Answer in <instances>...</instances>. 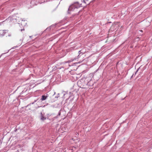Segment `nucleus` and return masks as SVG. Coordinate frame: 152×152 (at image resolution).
<instances>
[{
  "mask_svg": "<svg viewBox=\"0 0 152 152\" xmlns=\"http://www.w3.org/2000/svg\"><path fill=\"white\" fill-rule=\"evenodd\" d=\"M81 5L77 2L74 3L71 5L68 9V13H70V12L73 11L75 8H78L81 7Z\"/></svg>",
  "mask_w": 152,
  "mask_h": 152,
  "instance_id": "obj_1",
  "label": "nucleus"
},
{
  "mask_svg": "<svg viewBox=\"0 0 152 152\" xmlns=\"http://www.w3.org/2000/svg\"><path fill=\"white\" fill-rule=\"evenodd\" d=\"M8 31L7 30H0V37H3L7 32H8Z\"/></svg>",
  "mask_w": 152,
  "mask_h": 152,
  "instance_id": "obj_2",
  "label": "nucleus"
},
{
  "mask_svg": "<svg viewBox=\"0 0 152 152\" xmlns=\"http://www.w3.org/2000/svg\"><path fill=\"white\" fill-rule=\"evenodd\" d=\"M85 52L82 51V50H80L79 51V55L77 56L78 58H80L81 56L84 54Z\"/></svg>",
  "mask_w": 152,
  "mask_h": 152,
  "instance_id": "obj_3",
  "label": "nucleus"
},
{
  "mask_svg": "<svg viewBox=\"0 0 152 152\" xmlns=\"http://www.w3.org/2000/svg\"><path fill=\"white\" fill-rule=\"evenodd\" d=\"M48 96L45 95H42V98L41 99V100L42 101H43L45 100L48 98Z\"/></svg>",
  "mask_w": 152,
  "mask_h": 152,
  "instance_id": "obj_4",
  "label": "nucleus"
},
{
  "mask_svg": "<svg viewBox=\"0 0 152 152\" xmlns=\"http://www.w3.org/2000/svg\"><path fill=\"white\" fill-rule=\"evenodd\" d=\"M46 119V118H45L43 116H42L41 118V119L42 121H44Z\"/></svg>",
  "mask_w": 152,
  "mask_h": 152,
  "instance_id": "obj_5",
  "label": "nucleus"
},
{
  "mask_svg": "<svg viewBox=\"0 0 152 152\" xmlns=\"http://www.w3.org/2000/svg\"><path fill=\"white\" fill-rule=\"evenodd\" d=\"M141 67H142V66H140L139 68H138L137 69V71H136V72H135V74H136V73H137V72L139 70V69H140L141 68Z\"/></svg>",
  "mask_w": 152,
  "mask_h": 152,
  "instance_id": "obj_6",
  "label": "nucleus"
},
{
  "mask_svg": "<svg viewBox=\"0 0 152 152\" xmlns=\"http://www.w3.org/2000/svg\"><path fill=\"white\" fill-rule=\"evenodd\" d=\"M73 60H69V61H67L66 62V63H69V62H71V61H72Z\"/></svg>",
  "mask_w": 152,
  "mask_h": 152,
  "instance_id": "obj_7",
  "label": "nucleus"
},
{
  "mask_svg": "<svg viewBox=\"0 0 152 152\" xmlns=\"http://www.w3.org/2000/svg\"><path fill=\"white\" fill-rule=\"evenodd\" d=\"M81 82V81H78V83H80V82Z\"/></svg>",
  "mask_w": 152,
  "mask_h": 152,
  "instance_id": "obj_8",
  "label": "nucleus"
},
{
  "mask_svg": "<svg viewBox=\"0 0 152 152\" xmlns=\"http://www.w3.org/2000/svg\"><path fill=\"white\" fill-rule=\"evenodd\" d=\"M37 100H34V102H36L37 101Z\"/></svg>",
  "mask_w": 152,
  "mask_h": 152,
  "instance_id": "obj_9",
  "label": "nucleus"
},
{
  "mask_svg": "<svg viewBox=\"0 0 152 152\" xmlns=\"http://www.w3.org/2000/svg\"><path fill=\"white\" fill-rule=\"evenodd\" d=\"M21 31H23V30L24 31V28H23V29H21Z\"/></svg>",
  "mask_w": 152,
  "mask_h": 152,
  "instance_id": "obj_10",
  "label": "nucleus"
},
{
  "mask_svg": "<svg viewBox=\"0 0 152 152\" xmlns=\"http://www.w3.org/2000/svg\"><path fill=\"white\" fill-rule=\"evenodd\" d=\"M34 103H35V102H33L32 103V104H34Z\"/></svg>",
  "mask_w": 152,
  "mask_h": 152,
  "instance_id": "obj_11",
  "label": "nucleus"
},
{
  "mask_svg": "<svg viewBox=\"0 0 152 152\" xmlns=\"http://www.w3.org/2000/svg\"><path fill=\"white\" fill-rule=\"evenodd\" d=\"M140 31H141L142 32V30H141Z\"/></svg>",
  "mask_w": 152,
  "mask_h": 152,
  "instance_id": "obj_12",
  "label": "nucleus"
},
{
  "mask_svg": "<svg viewBox=\"0 0 152 152\" xmlns=\"http://www.w3.org/2000/svg\"><path fill=\"white\" fill-rule=\"evenodd\" d=\"M84 3H85V1H84Z\"/></svg>",
  "mask_w": 152,
  "mask_h": 152,
  "instance_id": "obj_13",
  "label": "nucleus"
}]
</instances>
